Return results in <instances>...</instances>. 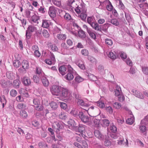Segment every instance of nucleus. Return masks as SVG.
I'll use <instances>...</instances> for the list:
<instances>
[{
	"label": "nucleus",
	"instance_id": "obj_1",
	"mask_svg": "<svg viewBox=\"0 0 148 148\" xmlns=\"http://www.w3.org/2000/svg\"><path fill=\"white\" fill-rule=\"evenodd\" d=\"M79 117L82 121L84 123H87V124L89 125H90L92 124L93 117H91V116L89 117L86 115L82 110L79 112Z\"/></svg>",
	"mask_w": 148,
	"mask_h": 148
},
{
	"label": "nucleus",
	"instance_id": "obj_2",
	"mask_svg": "<svg viewBox=\"0 0 148 148\" xmlns=\"http://www.w3.org/2000/svg\"><path fill=\"white\" fill-rule=\"evenodd\" d=\"M36 30V27L32 25H29L26 31L25 36L26 42L28 43L29 39L31 38L32 33Z\"/></svg>",
	"mask_w": 148,
	"mask_h": 148
},
{
	"label": "nucleus",
	"instance_id": "obj_3",
	"mask_svg": "<svg viewBox=\"0 0 148 148\" xmlns=\"http://www.w3.org/2000/svg\"><path fill=\"white\" fill-rule=\"evenodd\" d=\"M60 95L59 96L64 98H66L68 101L72 99V97L69 90L66 88L62 87L60 92Z\"/></svg>",
	"mask_w": 148,
	"mask_h": 148
},
{
	"label": "nucleus",
	"instance_id": "obj_4",
	"mask_svg": "<svg viewBox=\"0 0 148 148\" xmlns=\"http://www.w3.org/2000/svg\"><path fill=\"white\" fill-rule=\"evenodd\" d=\"M59 73L62 75H64L68 71H73V68L70 65H63L60 67L58 69Z\"/></svg>",
	"mask_w": 148,
	"mask_h": 148
},
{
	"label": "nucleus",
	"instance_id": "obj_5",
	"mask_svg": "<svg viewBox=\"0 0 148 148\" xmlns=\"http://www.w3.org/2000/svg\"><path fill=\"white\" fill-rule=\"evenodd\" d=\"M94 18L92 17H88L87 18V22L89 24L92 28L95 30H99V27L98 26V24L95 21Z\"/></svg>",
	"mask_w": 148,
	"mask_h": 148
},
{
	"label": "nucleus",
	"instance_id": "obj_6",
	"mask_svg": "<svg viewBox=\"0 0 148 148\" xmlns=\"http://www.w3.org/2000/svg\"><path fill=\"white\" fill-rule=\"evenodd\" d=\"M86 5L83 2H82L79 5H78L75 9L76 13L77 14H79L81 12L86 13L87 10Z\"/></svg>",
	"mask_w": 148,
	"mask_h": 148
},
{
	"label": "nucleus",
	"instance_id": "obj_7",
	"mask_svg": "<svg viewBox=\"0 0 148 148\" xmlns=\"http://www.w3.org/2000/svg\"><path fill=\"white\" fill-rule=\"evenodd\" d=\"M62 87L57 85H53L51 90L52 94L55 95L59 96L60 95V92Z\"/></svg>",
	"mask_w": 148,
	"mask_h": 148
},
{
	"label": "nucleus",
	"instance_id": "obj_8",
	"mask_svg": "<svg viewBox=\"0 0 148 148\" xmlns=\"http://www.w3.org/2000/svg\"><path fill=\"white\" fill-rule=\"evenodd\" d=\"M58 9L53 6H50L49 8L48 13L50 16L51 17H55L57 13Z\"/></svg>",
	"mask_w": 148,
	"mask_h": 148
},
{
	"label": "nucleus",
	"instance_id": "obj_9",
	"mask_svg": "<svg viewBox=\"0 0 148 148\" xmlns=\"http://www.w3.org/2000/svg\"><path fill=\"white\" fill-rule=\"evenodd\" d=\"M51 53V55L49 58L46 59L45 60V62L47 64L51 65L54 64L56 62V60L54 55L53 53Z\"/></svg>",
	"mask_w": 148,
	"mask_h": 148
},
{
	"label": "nucleus",
	"instance_id": "obj_10",
	"mask_svg": "<svg viewBox=\"0 0 148 148\" xmlns=\"http://www.w3.org/2000/svg\"><path fill=\"white\" fill-rule=\"evenodd\" d=\"M91 117H93L92 121H93L94 125L96 126L99 127L100 124L101 120V116L98 115L95 116H91Z\"/></svg>",
	"mask_w": 148,
	"mask_h": 148
},
{
	"label": "nucleus",
	"instance_id": "obj_11",
	"mask_svg": "<svg viewBox=\"0 0 148 148\" xmlns=\"http://www.w3.org/2000/svg\"><path fill=\"white\" fill-rule=\"evenodd\" d=\"M111 25V24L108 23H105L102 26L99 25L98 24V26L99 27V29L95 30L100 32H101V30H102L105 32H107L108 31V28Z\"/></svg>",
	"mask_w": 148,
	"mask_h": 148
},
{
	"label": "nucleus",
	"instance_id": "obj_12",
	"mask_svg": "<svg viewBox=\"0 0 148 148\" xmlns=\"http://www.w3.org/2000/svg\"><path fill=\"white\" fill-rule=\"evenodd\" d=\"M12 84V82L9 81H6L3 79L0 80V84L3 88L8 87Z\"/></svg>",
	"mask_w": 148,
	"mask_h": 148
},
{
	"label": "nucleus",
	"instance_id": "obj_13",
	"mask_svg": "<svg viewBox=\"0 0 148 148\" xmlns=\"http://www.w3.org/2000/svg\"><path fill=\"white\" fill-rule=\"evenodd\" d=\"M68 73L64 76L65 78L68 81L71 80L74 78L73 74L75 72V70L73 69V71H68Z\"/></svg>",
	"mask_w": 148,
	"mask_h": 148
},
{
	"label": "nucleus",
	"instance_id": "obj_14",
	"mask_svg": "<svg viewBox=\"0 0 148 148\" xmlns=\"http://www.w3.org/2000/svg\"><path fill=\"white\" fill-rule=\"evenodd\" d=\"M22 82L25 86H28L31 84V81L29 78L26 76H24L21 78Z\"/></svg>",
	"mask_w": 148,
	"mask_h": 148
},
{
	"label": "nucleus",
	"instance_id": "obj_15",
	"mask_svg": "<svg viewBox=\"0 0 148 148\" xmlns=\"http://www.w3.org/2000/svg\"><path fill=\"white\" fill-rule=\"evenodd\" d=\"M117 141L118 142H117V143L118 144L120 145H124L125 146H127V147L128 145V141L127 139H126V142L124 143L123 142L124 138L122 136H121V137H120L118 139V140H117Z\"/></svg>",
	"mask_w": 148,
	"mask_h": 148
},
{
	"label": "nucleus",
	"instance_id": "obj_16",
	"mask_svg": "<svg viewBox=\"0 0 148 148\" xmlns=\"http://www.w3.org/2000/svg\"><path fill=\"white\" fill-rule=\"evenodd\" d=\"M94 134L95 136L100 140H103L105 138V136L99 130L95 131Z\"/></svg>",
	"mask_w": 148,
	"mask_h": 148
},
{
	"label": "nucleus",
	"instance_id": "obj_17",
	"mask_svg": "<svg viewBox=\"0 0 148 148\" xmlns=\"http://www.w3.org/2000/svg\"><path fill=\"white\" fill-rule=\"evenodd\" d=\"M53 127H54L55 129L57 131H58L60 129H62L63 126L61 122L57 121L55 122Z\"/></svg>",
	"mask_w": 148,
	"mask_h": 148
},
{
	"label": "nucleus",
	"instance_id": "obj_18",
	"mask_svg": "<svg viewBox=\"0 0 148 148\" xmlns=\"http://www.w3.org/2000/svg\"><path fill=\"white\" fill-rule=\"evenodd\" d=\"M58 12L59 14L65 15H64V18L67 21H69L71 19V17L69 13H66L65 11L61 10H59Z\"/></svg>",
	"mask_w": 148,
	"mask_h": 148
},
{
	"label": "nucleus",
	"instance_id": "obj_19",
	"mask_svg": "<svg viewBox=\"0 0 148 148\" xmlns=\"http://www.w3.org/2000/svg\"><path fill=\"white\" fill-rule=\"evenodd\" d=\"M41 80L43 85L45 87H47L49 86V82L47 77L44 75L41 76Z\"/></svg>",
	"mask_w": 148,
	"mask_h": 148
},
{
	"label": "nucleus",
	"instance_id": "obj_20",
	"mask_svg": "<svg viewBox=\"0 0 148 148\" xmlns=\"http://www.w3.org/2000/svg\"><path fill=\"white\" fill-rule=\"evenodd\" d=\"M86 126L81 124H79L77 128V132L81 133V135L85 133L86 131Z\"/></svg>",
	"mask_w": 148,
	"mask_h": 148
},
{
	"label": "nucleus",
	"instance_id": "obj_21",
	"mask_svg": "<svg viewBox=\"0 0 148 148\" xmlns=\"http://www.w3.org/2000/svg\"><path fill=\"white\" fill-rule=\"evenodd\" d=\"M110 123L109 121L107 119H101L100 125L102 127H106L108 126Z\"/></svg>",
	"mask_w": 148,
	"mask_h": 148
},
{
	"label": "nucleus",
	"instance_id": "obj_22",
	"mask_svg": "<svg viewBox=\"0 0 148 148\" xmlns=\"http://www.w3.org/2000/svg\"><path fill=\"white\" fill-rule=\"evenodd\" d=\"M19 93L23 96L26 97H28L29 95L27 90L24 88H21L19 90Z\"/></svg>",
	"mask_w": 148,
	"mask_h": 148
},
{
	"label": "nucleus",
	"instance_id": "obj_23",
	"mask_svg": "<svg viewBox=\"0 0 148 148\" xmlns=\"http://www.w3.org/2000/svg\"><path fill=\"white\" fill-rule=\"evenodd\" d=\"M115 95L116 96H118L119 95L122 94V92L120 87L118 85H116V89L114 91Z\"/></svg>",
	"mask_w": 148,
	"mask_h": 148
},
{
	"label": "nucleus",
	"instance_id": "obj_24",
	"mask_svg": "<svg viewBox=\"0 0 148 148\" xmlns=\"http://www.w3.org/2000/svg\"><path fill=\"white\" fill-rule=\"evenodd\" d=\"M40 17L37 16L34 13L31 17L30 19L34 23H38V20L39 19Z\"/></svg>",
	"mask_w": 148,
	"mask_h": 148
},
{
	"label": "nucleus",
	"instance_id": "obj_25",
	"mask_svg": "<svg viewBox=\"0 0 148 148\" xmlns=\"http://www.w3.org/2000/svg\"><path fill=\"white\" fill-rule=\"evenodd\" d=\"M90 37L93 39H96V35L94 31L92 29H87V32Z\"/></svg>",
	"mask_w": 148,
	"mask_h": 148
},
{
	"label": "nucleus",
	"instance_id": "obj_26",
	"mask_svg": "<svg viewBox=\"0 0 148 148\" xmlns=\"http://www.w3.org/2000/svg\"><path fill=\"white\" fill-rule=\"evenodd\" d=\"M15 74L12 71H8L6 73L7 77L10 80H13L15 78Z\"/></svg>",
	"mask_w": 148,
	"mask_h": 148
},
{
	"label": "nucleus",
	"instance_id": "obj_27",
	"mask_svg": "<svg viewBox=\"0 0 148 148\" xmlns=\"http://www.w3.org/2000/svg\"><path fill=\"white\" fill-rule=\"evenodd\" d=\"M19 115L21 118L26 119L28 116V114L26 111L24 110H22L20 111Z\"/></svg>",
	"mask_w": 148,
	"mask_h": 148
},
{
	"label": "nucleus",
	"instance_id": "obj_28",
	"mask_svg": "<svg viewBox=\"0 0 148 148\" xmlns=\"http://www.w3.org/2000/svg\"><path fill=\"white\" fill-rule=\"evenodd\" d=\"M75 64L81 69L84 70L85 67L83 62L81 60H79L76 62Z\"/></svg>",
	"mask_w": 148,
	"mask_h": 148
},
{
	"label": "nucleus",
	"instance_id": "obj_29",
	"mask_svg": "<svg viewBox=\"0 0 148 148\" xmlns=\"http://www.w3.org/2000/svg\"><path fill=\"white\" fill-rule=\"evenodd\" d=\"M21 82L18 79L14 80L12 83V85L14 87L16 88H18L20 87Z\"/></svg>",
	"mask_w": 148,
	"mask_h": 148
},
{
	"label": "nucleus",
	"instance_id": "obj_30",
	"mask_svg": "<svg viewBox=\"0 0 148 148\" xmlns=\"http://www.w3.org/2000/svg\"><path fill=\"white\" fill-rule=\"evenodd\" d=\"M22 65L23 68L25 69H29V66L28 61L27 60H24L22 62Z\"/></svg>",
	"mask_w": 148,
	"mask_h": 148
},
{
	"label": "nucleus",
	"instance_id": "obj_31",
	"mask_svg": "<svg viewBox=\"0 0 148 148\" xmlns=\"http://www.w3.org/2000/svg\"><path fill=\"white\" fill-rule=\"evenodd\" d=\"M117 55L116 52L112 50L111 51L109 52L108 57L111 59L113 60H115L116 58V55Z\"/></svg>",
	"mask_w": 148,
	"mask_h": 148
},
{
	"label": "nucleus",
	"instance_id": "obj_32",
	"mask_svg": "<svg viewBox=\"0 0 148 148\" xmlns=\"http://www.w3.org/2000/svg\"><path fill=\"white\" fill-rule=\"evenodd\" d=\"M80 112L77 109H73L70 112V113L75 117L79 116V112Z\"/></svg>",
	"mask_w": 148,
	"mask_h": 148
},
{
	"label": "nucleus",
	"instance_id": "obj_33",
	"mask_svg": "<svg viewBox=\"0 0 148 148\" xmlns=\"http://www.w3.org/2000/svg\"><path fill=\"white\" fill-rule=\"evenodd\" d=\"M108 22L116 26H118L119 24V21L116 18L110 19L109 20Z\"/></svg>",
	"mask_w": 148,
	"mask_h": 148
},
{
	"label": "nucleus",
	"instance_id": "obj_34",
	"mask_svg": "<svg viewBox=\"0 0 148 148\" xmlns=\"http://www.w3.org/2000/svg\"><path fill=\"white\" fill-rule=\"evenodd\" d=\"M50 21L46 20H43L42 21V26L45 28H47L49 27Z\"/></svg>",
	"mask_w": 148,
	"mask_h": 148
},
{
	"label": "nucleus",
	"instance_id": "obj_35",
	"mask_svg": "<svg viewBox=\"0 0 148 148\" xmlns=\"http://www.w3.org/2000/svg\"><path fill=\"white\" fill-rule=\"evenodd\" d=\"M123 11L125 13L126 19L128 22H129L131 21V17L130 16V13L127 9L123 10Z\"/></svg>",
	"mask_w": 148,
	"mask_h": 148
},
{
	"label": "nucleus",
	"instance_id": "obj_36",
	"mask_svg": "<svg viewBox=\"0 0 148 148\" xmlns=\"http://www.w3.org/2000/svg\"><path fill=\"white\" fill-rule=\"evenodd\" d=\"M59 118L62 120L66 119L67 117V114L65 112H61L58 115Z\"/></svg>",
	"mask_w": 148,
	"mask_h": 148
},
{
	"label": "nucleus",
	"instance_id": "obj_37",
	"mask_svg": "<svg viewBox=\"0 0 148 148\" xmlns=\"http://www.w3.org/2000/svg\"><path fill=\"white\" fill-rule=\"evenodd\" d=\"M77 103L80 106H85L86 107H89L90 106V105L88 103H84V101L82 99H78Z\"/></svg>",
	"mask_w": 148,
	"mask_h": 148
},
{
	"label": "nucleus",
	"instance_id": "obj_38",
	"mask_svg": "<svg viewBox=\"0 0 148 148\" xmlns=\"http://www.w3.org/2000/svg\"><path fill=\"white\" fill-rule=\"evenodd\" d=\"M25 16L27 18H31L32 16L34 14V12L32 11L31 12L28 10H27L25 12Z\"/></svg>",
	"mask_w": 148,
	"mask_h": 148
},
{
	"label": "nucleus",
	"instance_id": "obj_39",
	"mask_svg": "<svg viewBox=\"0 0 148 148\" xmlns=\"http://www.w3.org/2000/svg\"><path fill=\"white\" fill-rule=\"evenodd\" d=\"M42 6H40V8L38 9V12L41 14H44L46 12V10L44 6L42 4Z\"/></svg>",
	"mask_w": 148,
	"mask_h": 148
},
{
	"label": "nucleus",
	"instance_id": "obj_40",
	"mask_svg": "<svg viewBox=\"0 0 148 148\" xmlns=\"http://www.w3.org/2000/svg\"><path fill=\"white\" fill-rule=\"evenodd\" d=\"M38 145L40 148H48L47 144L44 141L40 142Z\"/></svg>",
	"mask_w": 148,
	"mask_h": 148
},
{
	"label": "nucleus",
	"instance_id": "obj_41",
	"mask_svg": "<svg viewBox=\"0 0 148 148\" xmlns=\"http://www.w3.org/2000/svg\"><path fill=\"white\" fill-rule=\"evenodd\" d=\"M17 108L19 110H24L26 108V106L25 104L21 103H18L17 106Z\"/></svg>",
	"mask_w": 148,
	"mask_h": 148
},
{
	"label": "nucleus",
	"instance_id": "obj_42",
	"mask_svg": "<svg viewBox=\"0 0 148 148\" xmlns=\"http://www.w3.org/2000/svg\"><path fill=\"white\" fill-rule=\"evenodd\" d=\"M78 34L79 37L82 38H84L86 37L85 32L82 29L79 31Z\"/></svg>",
	"mask_w": 148,
	"mask_h": 148
},
{
	"label": "nucleus",
	"instance_id": "obj_43",
	"mask_svg": "<svg viewBox=\"0 0 148 148\" xmlns=\"http://www.w3.org/2000/svg\"><path fill=\"white\" fill-rule=\"evenodd\" d=\"M98 72L101 74L103 75L105 73V71L104 70L103 67L101 65H99L98 67Z\"/></svg>",
	"mask_w": 148,
	"mask_h": 148
},
{
	"label": "nucleus",
	"instance_id": "obj_44",
	"mask_svg": "<svg viewBox=\"0 0 148 148\" xmlns=\"http://www.w3.org/2000/svg\"><path fill=\"white\" fill-rule=\"evenodd\" d=\"M134 121V118L133 116H130V117L128 118L126 121V123L129 125H132Z\"/></svg>",
	"mask_w": 148,
	"mask_h": 148
},
{
	"label": "nucleus",
	"instance_id": "obj_45",
	"mask_svg": "<svg viewBox=\"0 0 148 148\" xmlns=\"http://www.w3.org/2000/svg\"><path fill=\"white\" fill-rule=\"evenodd\" d=\"M81 12V14L79 15V17L83 21H86V18L87 16L86 12V13Z\"/></svg>",
	"mask_w": 148,
	"mask_h": 148
},
{
	"label": "nucleus",
	"instance_id": "obj_46",
	"mask_svg": "<svg viewBox=\"0 0 148 148\" xmlns=\"http://www.w3.org/2000/svg\"><path fill=\"white\" fill-rule=\"evenodd\" d=\"M57 37L60 40H63L66 38V35L65 34H58L57 35Z\"/></svg>",
	"mask_w": 148,
	"mask_h": 148
},
{
	"label": "nucleus",
	"instance_id": "obj_47",
	"mask_svg": "<svg viewBox=\"0 0 148 148\" xmlns=\"http://www.w3.org/2000/svg\"><path fill=\"white\" fill-rule=\"evenodd\" d=\"M13 65L14 67L17 68L21 66V63L18 60H14L13 62Z\"/></svg>",
	"mask_w": 148,
	"mask_h": 148
},
{
	"label": "nucleus",
	"instance_id": "obj_48",
	"mask_svg": "<svg viewBox=\"0 0 148 148\" xmlns=\"http://www.w3.org/2000/svg\"><path fill=\"white\" fill-rule=\"evenodd\" d=\"M52 2L53 4L58 7H60L62 6L61 2L60 1L57 0H52Z\"/></svg>",
	"mask_w": 148,
	"mask_h": 148
},
{
	"label": "nucleus",
	"instance_id": "obj_49",
	"mask_svg": "<svg viewBox=\"0 0 148 148\" xmlns=\"http://www.w3.org/2000/svg\"><path fill=\"white\" fill-rule=\"evenodd\" d=\"M87 76L88 79L91 81H96L97 79L95 76L91 73L88 74Z\"/></svg>",
	"mask_w": 148,
	"mask_h": 148
},
{
	"label": "nucleus",
	"instance_id": "obj_50",
	"mask_svg": "<svg viewBox=\"0 0 148 148\" xmlns=\"http://www.w3.org/2000/svg\"><path fill=\"white\" fill-rule=\"evenodd\" d=\"M41 79V77H39L38 75H34L33 76V79L34 82L37 83L39 82L40 79Z\"/></svg>",
	"mask_w": 148,
	"mask_h": 148
},
{
	"label": "nucleus",
	"instance_id": "obj_51",
	"mask_svg": "<svg viewBox=\"0 0 148 148\" xmlns=\"http://www.w3.org/2000/svg\"><path fill=\"white\" fill-rule=\"evenodd\" d=\"M96 103L97 106L101 108H103L105 107V104L103 102L99 101Z\"/></svg>",
	"mask_w": 148,
	"mask_h": 148
},
{
	"label": "nucleus",
	"instance_id": "obj_52",
	"mask_svg": "<svg viewBox=\"0 0 148 148\" xmlns=\"http://www.w3.org/2000/svg\"><path fill=\"white\" fill-rule=\"evenodd\" d=\"M42 71L40 68L38 67H36V73L38 75L39 77H41L43 76L44 74L42 73Z\"/></svg>",
	"mask_w": 148,
	"mask_h": 148
},
{
	"label": "nucleus",
	"instance_id": "obj_53",
	"mask_svg": "<svg viewBox=\"0 0 148 148\" xmlns=\"http://www.w3.org/2000/svg\"><path fill=\"white\" fill-rule=\"evenodd\" d=\"M68 123L72 127H76L75 123L74 121L72 119H70L68 121Z\"/></svg>",
	"mask_w": 148,
	"mask_h": 148
},
{
	"label": "nucleus",
	"instance_id": "obj_54",
	"mask_svg": "<svg viewBox=\"0 0 148 148\" xmlns=\"http://www.w3.org/2000/svg\"><path fill=\"white\" fill-rule=\"evenodd\" d=\"M50 106L53 110H56L58 107L57 105L56 102H51L50 104Z\"/></svg>",
	"mask_w": 148,
	"mask_h": 148
},
{
	"label": "nucleus",
	"instance_id": "obj_55",
	"mask_svg": "<svg viewBox=\"0 0 148 148\" xmlns=\"http://www.w3.org/2000/svg\"><path fill=\"white\" fill-rule=\"evenodd\" d=\"M110 130L111 131L114 133H115L117 131V128L116 126L112 123L111 125Z\"/></svg>",
	"mask_w": 148,
	"mask_h": 148
},
{
	"label": "nucleus",
	"instance_id": "obj_56",
	"mask_svg": "<svg viewBox=\"0 0 148 148\" xmlns=\"http://www.w3.org/2000/svg\"><path fill=\"white\" fill-rule=\"evenodd\" d=\"M105 43L107 45L111 46L113 44V42L111 39L106 38L105 40Z\"/></svg>",
	"mask_w": 148,
	"mask_h": 148
},
{
	"label": "nucleus",
	"instance_id": "obj_57",
	"mask_svg": "<svg viewBox=\"0 0 148 148\" xmlns=\"http://www.w3.org/2000/svg\"><path fill=\"white\" fill-rule=\"evenodd\" d=\"M17 91L14 89H12L10 92V95L12 97H15L17 95Z\"/></svg>",
	"mask_w": 148,
	"mask_h": 148
},
{
	"label": "nucleus",
	"instance_id": "obj_58",
	"mask_svg": "<svg viewBox=\"0 0 148 148\" xmlns=\"http://www.w3.org/2000/svg\"><path fill=\"white\" fill-rule=\"evenodd\" d=\"M32 124L33 126L36 127H38L40 125L38 122L35 120L32 121Z\"/></svg>",
	"mask_w": 148,
	"mask_h": 148
},
{
	"label": "nucleus",
	"instance_id": "obj_59",
	"mask_svg": "<svg viewBox=\"0 0 148 148\" xmlns=\"http://www.w3.org/2000/svg\"><path fill=\"white\" fill-rule=\"evenodd\" d=\"M113 106L116 109H120L121 107V104L118 102H115L113 104Z\"/></svg>",
	"mask_w": 148,
	"mask_h": 148
},
{
	"label": "nucleus",
	"instance_id": "obj_60",
	"mask_svg": "<svg viewBox=\"0 0 148 148\" xmlns=\"http://www.w3.org/2000/svg\"><path fill=\"white\" fill-rule=\"evenodd\" d=\"M43 36L45 38H48L49 36V34L47 30L44 29L42 32Z\"/></svg>",
	"mask_w": 148,
	"mask_h": 148
},
{
	"label": "nucleus",
	"instance_id": "obj_61",
	"mask_svg": "<svg viewBox=\"0 0 148 148\" xmlns=\"http://www.w3.org/2000/svg\"><path fill=\"white\" fill-rule=\"evenodd\" d=\"M33 103L34 104L37 106L40 104V100L38 98H35L33 100Z\"/></svg>",
	"mask_w": 148,
	"mask_h": 148
},
{
	"label": "nucleus",
	"instance_id": "obj_62",
	"mask_svg": "<svg viewBox=\"0 0 148 148\" xmlns=\"http://www.w3.org/2000/svg\"><path fill=\"white\" fill-rule=\"evenodd\" d=\"M60 106L61 108L64 110L67 108V106L66 103L64 102H60Z\"/></svg>",
	"mask_w": 148,
	"mask_h": 148
},
{
	"label": "nucleus",
	"instance_id": "obj_63",
	"mask_svg": "<svg viewBox=\"0 0 148 148\" xmlns=\"http://www.w3.org/2000/svg\"><path fill=\"white\" fill-rule=\"evenodd\" d=\"M35 107L36 110L38 111H41L43 110V106L40 104L35 106Z\"/></svg>",
	"mask_w": 148,
	"mask_h": 148
},
{
	"label": "nucleus",
	"instance_id": "obj_64",
	"mask_svg": "<svg viewBox=\"0 0 148 148\" xmlns=\"http://www.w3.org/2000/svg\"><path fill=\"white\" fill-rule=\"evenodd\" d=\"M142 71L144 74L147 75H148V67H142Z\"/></svg>",
	"mask_w": 148,
	"mask_h": 148
}]
</instances>
